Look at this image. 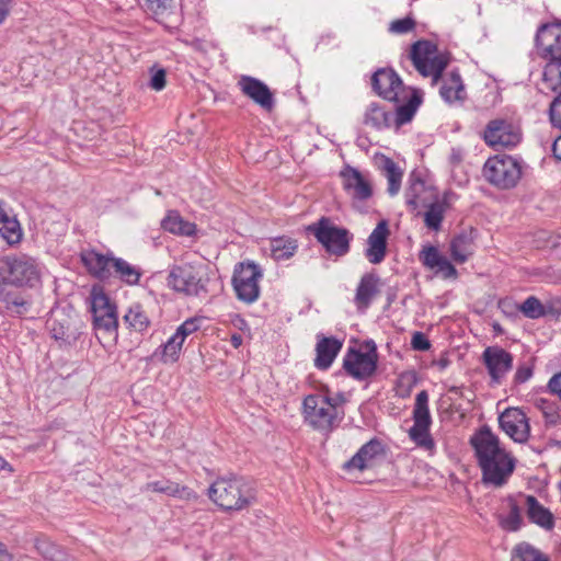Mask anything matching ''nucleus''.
I'll return each mask as SVG.
<instances>
[{
  "label": "nucleus",
  "mask_w": 561,
  "mask_h": 561,
  "mask_svg": "<svg viewBox=\"0 0 561 561\" xmlns=\"http://www.w3.org/2000/svg\"><path fill=\"white\" fill-rule=\"evenodd\" d=\"M470 443L482 473L485 485L501 488L512 477L516 459L501 445L499 437L486 426L478 431Z\"/></svg>",
  "instance_id": "1"
},
{
  "label": "nucleus",
  "mask_w": 561,
  "mask_h": 561,
  "mask_svg": "<svg viewBox=\"0 0 561 561\" xmlns=\"http://www.w3.org/2000/svg\"><path fill=\"white\" fill-rule=\"evenodd\" d=\"M346 401L344 392L333 393L328 386H321L302 399L304 423L323 435L331 434L344 420Z\"/></svg>",
  "instance_id": "2"
},
{
  "label": "nucleus",
  "mask_w": 561,
  "mask_h": 561,
  "mask_svg": "<svg viewBox=\"0 0 561 561\" xmlns=\"http://www.w3.org/2000/svg\"><path fill=\"white\" fill-rule=\"evenodd\" d=\"M209 500L224 512H241L256 502V492L250 482L238 474L218 477L208 488Z\"/></svg>",
  "instance_id": "3"
},
{
  "label": "nucleus",
  "mask_w": 561,
  "mask_h": 561,
  "mask_svg": "<svg viewBox=\"0 0 561 561\" xmlns=\"http://www.w3.org/2000/svg\"><path fill=\"white\" fill-rule=\"evenodd\" d=\"M167 285L185 297L205 298L211 291L213 278L209 267L199 261L173 264L169 268Z\"/></svg>",
  "instance_id": "4"
},
{
  "label": "nucleus",
  "mask_w": 561,
  "mask_h": 561,
  "mask_svg": "<svg viewBox=\"0 0 561 561\" xmlns=\"http://www.w3.org/2000/svg\"><path fill=\"white\" fill-rule=\"evenodd\" d=\"M525 164L522 159L510 154H494L483 164L484 180L501 191L515 188L522 180Z\"/></svg>",
  "instance_id": "5"
},
{
  "label": "nucleus",
  "mask_w": 561,
  "mask_h": 561,
  "mask_svg": "<svg viewBox=\"0 0 561 561\" xmlns=\"http://www.w3.org/2000/svg\"><path fill=\"white\" fill-rule=\"evenodd\" d=\"M405 57L422 77L432 78L433 84L437 83L449 64L448 54L440 51L437 45L428 39L413 43Z\"/></svg>",
  "instance_id": "6"
},
{
  "label": "nucleus",
  "mask_w": 561,
  "mask_h": 561,
  "mask_svg": "<svg viewBox=\"0 0 561 561\" xmlns=\"http://www.w3.org/2000/svg\"><path fill=\"white\" fill-rule=\"evenodd\" d=\"M306 230L329 254L343 256L348 253L353 234L348 229L336 226L331 218L323 216L309 225Z\"/></svg>",
  "instance_id": "7"
},
{
  "label": "nucleus",
  "mask_w": 561,
  "mask_h": 561,
  "mask_svg": "<svg viewBox=\"0 0 561 561\" xmlns=\"http://www.w3.org/2000/svg\"><path fill=\"white\" fill-rule=\"evenodd\" d=\"M481 138L494 150H511L522 142L523 129L520 123L513 117H495L486 123Z\"/></svg>",
  "instance_id": "8"
},
{
  "label": "nucleus",
  "mask_w": 561,
  "mask_h": 561,
  "mask_svg": "<svg viewBox=\"0 0 561 561\" xmlns=\"http://www.w3.org/2000/svg\"><path fill=\"white\" fill-rule=\"evenodd\" d=\"M428 400L426 390H422L416 394L412 411L413 425L408 431V435L416 447L433 456L436 453V443L431 434L433 421Z\"/></svg>",
  "instance_id": "9"
},
{
  "label": "nucleus",
  "mask_w": 561,
  "mask_h": 561,
  "mask_svg": "<svg viewBox=\"0 0 561 561\" xmlns=\"http://www.w3.org/2000/svg\"><path fill=\"white\" fill-rule=\"evenodd\" d=\"M378 351L373 340L348 347L343 357L345 373L355 380L364 381L373 377L378 367Z\"/></svg>",
  "instance_id": "10"
},
{
  "label": "nucleus",
  "mask_w": 561,
  "mask_h": 561,
  "mask_svg": "<svg viewBox=\"0 0 561 561\" xmlns=\"http://www.w3.org/2000/svg\"><path fill=\"white\" fill-rule=\"evenodd\" d=\"M0 272L4 273L3 285H33L39 280V273L33 259L26 255L5 256L0 260Z\"/></svg>",
  "instance_id": "11"
},
{
  "label": "nucleus",
  "mask_w": 561,
  "mask_h": 561,
  "mask_svg": "<svg viewBox=\"0 0 561 561\" xmlns=\"http://www.w3.org/2000/svg\"><path fill=\"white\" fill-rule=\"evenodd\" d=\"M263 274L255 263H239L234 267L232 286L239 300L245 304H253L260 297V280Z\"/></svg>",
  "instance_id": "12"
},
{
  "label": "nucleus",
  "mask_w": 561,
  "mask_h": 561,
  "mask_svg": "<svg viewBox=\"0 0 561 561\" xmlns=\"http://www.w3.org/2000/svg\"><path fill=\"white\" fill-rule=\"evenodd\" d=\"M91 312L94 329L110 334L117 333V307L102 289L93 288L91 293Z\"/></svg>",
  "instance_id": "13"
},
{
  "label": "nucleus",
  "mask_w": 561,
  "mask_h": 561,
  "mask_svg": "<svg viewBox=\"0 0 561 561\" xmlns=\"http://www.w3.org/2000/svg\"><path fill=\"white\" fill-rule=\"evenodd\" d=\"M481 362L486 369L490 386H500L513 368V354L499 345L484 348Z\"/></svg>",
  "instance_id": "14"
},
{
  "label": "nucleus",
  "mask_w": 561,
  "mask_h": 561,
  "mask_svg": "<svg viewBox=\"0 0 561 561\" xmlns=\"http://www.w3.org/2000/svg\"><path fill=\"white\" fill-rule=\"evenodd\" d=\"M458 198L459 196L457 193L451 190H447L424 206V211L420 214L423 217L424 226L430 231H440L446 214L453 210Z\"/></svg>",
  "instance_id": "15"
},
{
  "label": "nucleus",
  "mask_w": 561,
  "mask_h": 561,
  "mask_svg": "<svg viewBox=\"0 0 561 561\" xmlns=\"http://www.w3.org/2000/svg\"><path fill=\"white\" fill-rule=\"evenodd\" d=\"M374 91L385 100L401 102L405 99V92L409 91L398 73L390 68L378 69L371 77Z\"/></svg>",
  "instance_id": "16"
},
{
  "label": "nucleus",
  "mask_w": 561,
  "mask_h": 561,
  "mask_svg": "<svg viewBox=\"0 0 561 561\" xmlns=\"http://www.w3.org/2000/svg\"><path fill=\"white\" fill-rule=\"evenodd\" d=\"M439 195L438 190L426 183L420 175L412 173L404 192L405 204L411 211H417Z\"/></svg>",
  "instance_id": "17"
},
{
  "label": "nucleus",
  "mask_w": 561,
  "mask_h": 561,
  "mask_svg": "<svg viewBox=\"0 0 561 561\" xmlns=\"http://www.w3.org/2000/svg\"><path fill=\"white\" fill-rule=\"evenodd\" d=\"M145 10L169 31L178 28L182 22L179 0H146Z\"/></svg>",
  "instance_id": "18"
},
{
  "label": "nucleus",
  "mask_w": 561,
  "mask_h": 561,
  "mask_svg": "<svg viewBox=\"0 0 561 561\" xmlns=\"http://www.w3.org/2000/svg\"><path fill=\"white\" fill-rule=\"evenodd\" d=\"M536 46L547 61L561 60V23L541 25L536 35Z\"/></svg>",
  "instance_id": "19"
},
{
  "label": "nucleus",
  "mask_w": 561,
  "mask_h": 561,
  "mask_svg": "<svg viewBox=\"0 0 561 561\" xmlns=\"http://www.w3.org/2000/svg\"><path fill=\"white\" fill-rule=\"evenodd\" d=\"M240 91L255 104L267 112H272L275 107V98L271 89L261 80L242 76L238 81Z\"/></svg>",
  "instance_id": "20"
},
{
  "label": "nucleus",
  "mask_w": 561,
  "mask_h": 561,
  "mask_svg": "<svg viewBox=\"0 0 561 561\" xmlns=\"http://www.w3.org/2000/svg\"><path fill=\"white\" fill-rule=\"evenodd\" d=\"M501 428L515 442L524 443L529 437V423L519 408H508L499 417Z\"/></svg>",
  "instance_id": "21"
},
{
  "label": "nucleus",
  "mask_w": 561,
  "mask_h": 561,
  "mask_svg": "<svg viewBox=\"0 0 561 561\" xmlns=\"http://www.w3.org/2000/svg\"><path fill=\"white\" fill-rule=\"evenodd\" d=\"M114 257L112 252L103 254L94 249H84L80 252L81 263L88 273L100 280H106L112 277Z\"/></svg>",
  "instance_id": "22"
},
{
  "label": "nucleus",
  "mask_w": 561,
  "mask_h": 561,
  "mask_svg": "<svg viewBox=\"0 0 561 561\" xmlns=\"http://www.w3.org/2000/svg\"><path fill=\"white\" fill-rule=\"evenodd\" d=\"M343 187L352 198L366 201L373 195V186L367 176L353 167H345L341 171Z\"/></svg>",
  "instance_id": "23"
},
{
  "label": "nucleus",
  "mask_w": 561,
  "mask_h": 561,
  "mask_svg": "<svg viewBox=\"0 0 561 561\" xmlns=\"http://www.w3.org/2000/svg\"><path fill=\"white\" fill-rule=\"evenodd\" d=\"M316 343L314 367L319 370H328L343 347V341L335 336H325L318 333Z\"/></svg>",
  "instance_id": "24"
},
{
  "label": "nucleus",
  "mask_w": 561,
  "mask_h": 561,
  "mask_svg": "<svg viewBox=\"0 0 561 561\" xmlns=\"http://www.w3.org/2000/svg\"><path fill=\"white\" fill-rule=\"evenodd\" d=\"M389 234L387 220H380L367 239L365 256L369 263L380 264L385 260Z\"/></svg>",
  "instance_id": "25"
},
{
  "label": "nucleus",
  "mask_w": 561,
  "mask_h": 561,
  "mask_svg": "<svg viewBox=\"0 0 561 561\" xmlns=\"http://www.w3.org/2000/svg\"><path fill=\"white\" fill-rule=\"evenodd\" d=\"M142 491L164 494L185 502H196L199 499L198 494L193 489L170 479L148 482L142 486Z\"/></svg>",
  "instance_id": "26"
},
{
  "label": "nucleus",
  "mask_w": 561,
  "mask_h": 561,
  "mask_svg": "<svg viewBox=\"0 0 561 561\" xmlns=\"http://www.w3.org/2000/svg\"><path fill=\"white\" fill-rule=\"evenodd\" d=\"M495 518L500 528L506 533L518 531L524 526L522 508L513 496L502 502Z\"/></svg>",
  "instance_id": "27"
},
{
  "label": "nucleus",
  "mask_w": 561,
  "mask_h": 561,
  "mask_svg": "<svg viewBox=\"0 0 561 561\" xmlns=\"http://www.w3.org/2000/svg\"><path fill=\"white\" fill-rule=\"evenodd\" d=\"M442 84L439 95L448 104L462 103L467 99L466 88L457 71H450L439 77Z\"/></svg>",
  "instance_id": "28"
},
{
  "label": "nucleus",
  "mask_w": 561,
  "mask_h": 561,
  "mask_svg": "<svg viewBox=\"0 0 561 561\" xmlns=\"http://www.w3.org/2000/svg\"><path fill=\"white\" fill-rule=\"evenodd\" d=\"M526 514L530 523L545 530H552L556 525V518L551 511L545 507L536 496L525 495Z\"/></svg>",
  "instance_id": "29"
},
{
  "label": "nucleus",
  "mask_w": 561,
  "mask_h": 561,
  "mask_svg": "<svg viewBox=\"0 0 561 561\" xmlns=\"http://www.w3.org/2000/svg\"><path fill=\"white\" fill-rule=\"evenodd\" d=\"M381 453V443L378 439H370L368 443L364 444L348 461L344 463L343 468L346 471H363L369 468L373 463V460Z\"/></svg>",
  "instance_id": "30"
},
{
  "label": "nucleus",
  "mask_w": 561,
  "mask_h": 561,
  "mask_svg": "<svg viewBox=\"0 0 561 561\" xmlns=\"http://www.w3.org/2000/svg\"><path fill=\"white\" fill-rule=\"evenodd\" d=\"M379 277L374 273L362 276L354 297V304L358 311L364 312L368 309L373 299L379 293Z\"/></svg>",
  "instance_id": "31"
},
{
  "label": "nucleus",
  "mask_w": 561,
  "mask_h": 561,
  "mask_svg": "<svg viewBox=\"0 0 561 561\" xmlns=\"http://www.w3.org/2000/svg\"><path fill=\"white\" fill-rule=\"evenodd\" d=\"M404 100H407L405 103L398 105L394 112L392 111V127L396 129L412 121L422 103V95L419 90L409 89Z\"/></svg>",
  "instance_id": "32"
},
{
  "label": "nucleus",
  "mask_w": 561,
  "mask_h": 561,
  "mask_svg": "<svg viewBox=\"0 0 561 561\" xmlns=\"http://www.w3.org/2000/svg\"><path fill=\"white\" fill-rule=\"evenodd\" d=\"M364 125L376 130L392 127V110L387 108L377 102L370 103L364 114Z\"/></svg>",
  "instance_id": "33"
},
{
  "label": "nucleus",
  "mask_w": 561,
  "mask_h": 561,
  "mask_svg": "<svg viewBox=\"0 0 561 561\" xmlns=\"http://www.w3.org/2000/svg\"><path fill=\"white\" fill-rule=\"evenodd\" d=\"M0 236L9 244H19L23 237L21 225L15 216L9 214L0 201Z\"/></svg>",
  "instance_id": "34"
},
{
  "label": "nucleus",
  "mask_w": 561,
  "mask_h": 561,
  "mask_svg": "<svg viewBox=\"0 0 561 561\" xmlns=\"http://www.w3.org/2000/svg\"><path fill=\"white\" fill-rule=\"evenodd\" d=\"M161 227L178 236L192 237L196 233V225L185 220L178 210H169L161 220Z\"/></svg>",
  "instance_id": "35"
},
{
  "label": "nucleus",
  "mask_w": 561,
  "mask_h": 561,
  "mask_svg": "<svg viewBox=\"0 0 561 561\" xmlns=\"http://www.w3.org/2000/svg\"><path fill=\"white\" fill-rule=\"evenodd\" d=\"M142 271L139 266L133 265L122 257H114L112 277L118 278L128 286H134L139 283Z\"/></svg>",
  "instance_id": "36"
},
{
  "label": "nucleus",
  "mask_w": 561,
  "mask_h": 561,
  "mask_svg": "<svg viewBox=\"0 0 561 561\" xmlns=\"http://www.w3.org/2000/svg\"><path fill=\"white\" fill-rule=\"evenodd\" d=\"M449 250L451 259L456 263L462 264L473 254V238L461 232L451 239Z\"/></svg>",
  "instance_id": "37"
},
{
  "label": "nucleus",
  "mask_w": 561,
  "mask_h": 561,
  "mask_svg": "<svg viewBox=\"0 0 561 561\" xmlns=\"http://www.w3.org/2000/svg\"><path fill=\"white\" fill-rule=\"evenodd\" d=\"M71 327V320L65 314L60 319L53 316L47 320V328L51 337L64 343H70L77 337V331L72 330Z\"/></svg>",
  "instance_id": "38"
},
{
  "label": "nucleus",
  "mask_w": 561,
  "mask_h": 561,
  "mask_svg": "<svg viewBox=\"0 0 561 561\" xmlns=\"http://www.w3.org/2000/svg\"><path fill=\"white\" fill-rule=\"evenodd\" d=\"M297 249V240L288 236L276 237L270 240L271 255L275 261L290 259L295 255Z\"/></svg>",
  "instance_id": "39"
},
{
  "label": "nucleus",
  "mask_w": 561,
  "mask_h": 561,
  "mask_svg": "<svg viewBox=\"0 0 561 561\" xmlns=\"http://www.w3.org/2000/svg\"><path fill=\"white\" fill-rule=\"evenodd\" d=\"M124 323L136 332L147 331L150 327V319L140 304L131 305L123 317Z\"/></svg>",
  "instance_id": "40"
},
{
  "label": "nucleus",
  "mask_w": 561,
  "mask_h": 561,
  "mask_svg": "<svg viewBox=\"0 0 561 561\" xmlns=\"http://www.w3.org/2000/svg\"><path fill=\"white\" fill-rule=\"evenodd\" d=\"M543 85L561 95V60L548 61L542 75Z\"/></svg>",
  "instance_id": "41"
},
{
  "label": "nucleus",
  "mask_w": 561,
  "mask_h": 561,
  "mask_svg": "<svg viewBox=\"0 0 561 561\" xmlns=\"http://www.w3.org/2000/svg\"><path fill=\"white\" fill-rule=\"evenodd\" d=\"M511 561H550V558L530 543L522 542L514 547Z\"/></svg>",
  "instance_id": "42"
},
{
  "label": "nucleus",
  "mask_w": 561,
  "mask_h": 561,
  "mask_svg": "<svg viewBox=\"0 0 561 561\" xmlns=\"http://www.w3.org/2000/svg\"><path fill=\"white\" fill-rule=\"evenodd\" d=\"M382 170L388 181V193L391 196L398 194L401 187V181L403 175L402 171L390 158H386L383 160Z\"/></svg>",
  "instance_id": "43"
},
{
  "label": "nucleus",
  "mask_w": 561,
  "mask_h": 561,
  "mask_svg": "<svg viewBox=\"0 0 561 561\" xmlns=\"http://www.w3.org/2000/svg\"><path fill=\"white\" fill-rule=\"evenodd\" d=\"M0 300L3 301L8 310L16 313L26 311L28 301L20 294L7 291L5 286H0Z\"/></svg>",
  "instance_id": "44"
},
{
  "label": "nucleus",
  "mask_w": 561,
  "mask_h": 561,
  "mask_svg": "<svg viewBox=\"0 0 561 561\" xmlns=\"http://www.w3.org/2000/svg\"><path fill=\"white\" fill-rule=\"evenodd\" d=\"M516 308L524 317L531 320L545 317L543 304L536 296L527 297L522 304L517 305Z\"/></svg>",
  "instance_id": "45"
},
{
  "label": "nucleus",
  "mask_w": 561,
  "mask_h": 561,
  "mask_svg": "<svg viewBox=\"0 0 561 561\" xmlns=\"http://www.w3.org/2000/svg\"><path fill=\"white\" fill-rule=\"evenodd\" d=\"M183 341L174 333L161 347L162 355L161 359L164 363H174L179 359Z\"/></svg>",
  "instance_id": "46"
},
{
  "label": "nucleus",
  "mask_w": 561,
  "mask_h": 561,
  "mask_svg": "<svg viewBox=\"0 0 561 561\" xmlns=\"http://www.w3.org/2000/svg\"><path fill=\"white\" fill-rule=\"evenodd\" d=\"M536 367V358L529 356L528 358L520 360L516 367L513 383L523 385L527 382L533 376Z\"/></svg>",
  "instance_id": "47"
},
{
  "label": "nucleus",
  "mask_w": 561,
  "mask_h": 561,
  "mask_svg": "<svg viewBox=\"0 0 561 561\" xmlns=\"http://www.w3.org/2000/svg\"><path fill=\"white\" fill-rule=\"evenodd\" d=\"M415 385L416 377L414 373L405 371L400 374L396 382L397 396L402 399L409 398Z\"/></svg>",
  "instance_id": "48"
},
{
  "label": "nucleus",
  "mask_w": 561,
  "mask_h": 561,
  "mask_svg": "<svg viewBox=\"0 0 561 561\" xmlns=\"http://www.w3.org/2000/svg\"><path fill=\"white\" fill-rule=\"evenodd\" d=\"M415 27V19L412 15H407L403 19L391 21L388 26V32L394 35H404L413 32Z\"/></svg>",
  "instance_id": "49"
},
{
  "label": "nucleus",
  "mask_w": 561,
  "mask_h": 561,
  "mask_svg": "<svg viewBox=\"0 0 561 561\" xmlns=\"http://www.w3.org/2000/svg\"><path fill=\"white\" fill-rule=\"evenodd\" d=\"M442 257L443 254L435 245L423 247L419 254L422 264L430 270H434Z\"/></svg>",
  "instance_id": "50"
},
{
  "label": "nucleus",
  "mask_w": 561,
  "mask_h": 561,
  "mask_svg": "<svg viewBox=\"0 0 561 561\" xmlns=\"http://www.w3.org/2000/svg\"><path fill=\"white\" fill-rule=\"evenodd\" d=\"M204 321L203 317H192L185 320L175 331V334L181 339V341H185V339L193 333L197 332L202 328V323Z\"/></svg>",
  "instance_id": "51"
},
{
  "label": "nucleus",
  "mask_w": 561,
  "mask_h": 561,
  "mask_svg": "<svg viewBox=\"0 0 561 561\" xmlns=\"http://www.w3.org/2000/svg\"><path fill=\"white\" fill-rule=\"evenodd\" d=\"M535 404L542 412L547 423L557 424L559 422L560 416L556 410L554 403L547 399L539 398L536 400Z\"/></svg>",
  "instance_id": "52"
},
{
  "label": "nucleus",
  "mask_w": 561,
  "mask_h": 561,
  "mask_svg": "<svg viewBox=\"0 0 561 561\" xmlns=\"http://www.w3.org/2000/svg\"><path fill=\"white\" fill-rule=\"evenodd\" d=\"M150 81L149 88L154 91H162L167 85V71L165 69L154 65L149 69Z\"/></svg>",
  "instance_id": "53"
},
{
  "label": "nucleus",
  "mask_w": 561,
  "mask_h": 561,
  "mask_svg": "<svg viewBox=\"0 0 561 561\" xmlns=\"http://www.w3.org/2000/svg\"><path fill=\"white\" fill-rule=\"evenodd\" d=\"M434 270L436 273H440L444 278H456L458 275L457 270L445 255H443Z\"/></svg>",
  "instance_id": "54"
},
{
  "label": "nucleus",
  "mask_w": 561,
  "mask_h": 561,
  "mask_svg": "<svg viewBox=\"0 0 561 561\" xmlns=\"http://www.w3.org/2000/svg\"><path fill=\"white\" fill-rule=\"evenodd\" d=\"M549 114L552 125L561 129V95H557L551 102Z\"/></svg>",
  "instance_id": "55"
},
{
  "label": "nucleus",
  "mask_w": 561,
  "mask_h": 561,
  "mask_svg": "<svg viewBox=\"0 0 561 561\" xmlns=\"http://www.w3.org/2000/svg\"><path fill=\"white\" fill-rule=\"evenodd\" d=\"M411 346L415 351H428L431 342L427 336L422 332H414L411 339Z\"/></svg>",
  "instance_id": "56"
},
{
  "label": "nucleus",
  "mask_w": 561,
  "mask_h": 561,
  "mask_svg": "<svg viewBox=\"0 0 561 561\" xmlns=\"http://www.w3.org/2000/svg\"><path fill=\"white\" fill-rule=\"evenodd\" d=\"M543 310H545V317L548 314L559 317L561 314V299L560 298L549 299L546 304H543Z\"/></svg>",
  "instance_id": "57"
},
{
  "label": "nucleus",
  "mask_w": 561,
  "mask_h": 561,
  "mask_svg": "<svg viewBox=\"0 0 561 561\" xmlns=\"http://www.w3.org/2000/svg\"><path fill=\"white\" fill-rule=\"evenodd\" d=\"M230 324L241 332L250 333V325L248 321L240 314H230Z\"/></svg>",
  "instance_id": "58"
},
{
  "label": "nucleus",
  "mask_w": 561,
  "mask_h": 561,
  "mask_svg": "<svg viewBox=\"0 0 561 561\" xmlns=\"http://www.w3.org/2000/svg\"><path fill=\"white\" fill-rule=\"evenodd\" d=\"M548 388L551 393L561 398V373L556 374L548 382Z\"/></svg>",
  "instance_id": "59"
},
{
  "label": "nucleus",
  "mask_w": 561,
  "mask_h": 561,
  "mask_svg": "<svg viewBox=\"0 0 561 561\" xmlns=\"http://www.w3.org/2000/svg\"><path fill=\"white\" fill-rule=\"evenodd\" d=\"M13 0H0V24H2L11 12Z\"/></svg>",
  "instance_id": "60"
},
{
  "label": "nucleus",
  "mask_w": 561,
  "mask_h": 561,
  "mask_svg": "<svg viewBox=\"0 0 561 561\" xmlns=\"http://www.w3.org/2000/svg\"><path fill=\"white\" fill-rule=\"evenodd\" d=\"M552 152L558 160H561V135L554 139L552 144Z\"/></svg>",
  "instance_id": "61"
},
{
  "label": "nucleus",
  "mask_w": 561,
  "mask_h": 561,
  "mask_svg": "<svg viewBox=\"0 0 561 561\" xmlns=\"http://www.w3.org/2000/svg\"><path fill=\"white\" fill-rule=\"evenodd\" d=\"M12 554L8 551L4 543L0 541V561H12Z\"/></svg>",
  "instance_id": "62"
},
{
  "label": "nucleus",
  "mask_w": 561,
  "mask_h": 561,
  "mask_svg": "<svg viewBox=\"0 0 561 561\" xmlns=\"http://www.w3.org/2000/svg\"><path fill=\"white\" fill-rule=\"evenodd\" d=\"M230 343L234 348H239L243 343V337L239 333L231 334Z\"/></svg>",
  "instance_id": "63"
},
{
  "label": "nucleus",
  "mask_w": 561,
  "mask_h": 561,
  "mask_svg": "<svg viewBox=\"0 0 561 561\" xmlns=\"http://www.w3.org/2000/svg\"><path fill=\"white\" fill-rule=\"evenodd\" d=\"M0 471L14 472L13 467L2 456H0Z\"/></svg>",
  "instance_id": "64"
}]
</instances>
